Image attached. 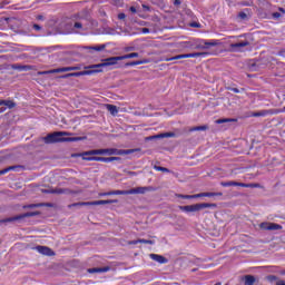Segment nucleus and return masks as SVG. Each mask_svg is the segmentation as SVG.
I'll list each match as a JSON object with an SVG mask.
<instances>
[{
  "label": "nucleus",
  "mask_w": 285,
  "mask_h": 285,
  "mask_svg": "<svg viewBox=\"0 0 285 285\" xmlns=\"http://www.w3.org/2000/svg\"><path fill=\"white\" fill-rule=\"evenodd\" d=\"M68 135L70 134L66 131H56L53 134H49L43 138L45 144H59L62 141H83V137H68Z\"/></svg>",
  "instance_id": "f257e3e1"
},
{
  "label": "nucleus",
  "mask_w": 285,
  "mask_h": 285,
  "mask_svg": "<svg viewBox=\"0 0 285 285\" xmlns=\"http://www.w3.org/2000/svg\"><path fill=\"white\" fill-rule=\"evenodd\" d=\"M137 151V149H117V148H107V149H91L89 151H85L83 156H92V155H132V153Z\"/></svg>",
  "instance_id": "f03ea898"
},
{
  "label": "nucleus",
  "mask_w": 285,
  "mask_h": 285,
  "mask_svg": "<svg viewBox=\"0 0 285 285\" xmlns=\"http://www.w3.org/2000/svg\"><path fill=\"white\" fill-rule=\"evenodd\" d=\"M203 208H217V204L200 203L195 205L179 206V210L183 213H199Z\"/></svg>",
  "instance_id": "7ed1b4c3"
},
{
  "label": "nucleus",
  "mask_w": 285,
  "mask_h": 285,
  "mask_svg": "<svg viewBox=\"0 0 285 285\" xmlns=\"http://www.w3.org/2000/svg\"><path fill=\"white\" fill-rule=\"evenodd\" d=\"M215 46H219V40L194 39V50H208Z\"/></svg>",
  "instance_id": "20e7f679"
},
{
  "label": "nucleus",
  "mask_w": 285,
  "mask_h": 285,
  "mask_svg": "<svg viewBox=\"0 0 285 285\" xmlns=\"http://www.w3.org/2000/svg\"><path fill=\"white\" fill-rule=\"evenodd\" d=\"M119 200L117 199H109V200H94V202H86V203H73L68 206V208H77L79 206H106V204H118Z\"/></svg>",
  "instance_id": "39448f33"
},
{
  "label": "nucleus",
  "mask_w": 285,
  "mask_h": 285,
  "mask_svg": "<svg viewBox=\"0 0 285 285\" xmlns=\"http://www.w3.org/2000/svg\"><path fill=\"white\" fill-rule=\"evenodd\" d=\"M37 215H39V212H28L13 217L0 219V226H3V224H10L12 222H21V219H26V217H37Z\"/></svg>",
  "instance_id": "423d86ee"
},
{
  "label": "nucleus",
  "mask_w": 285,
  "mask_h": 285,
  "mask_svg": "<svg viewBox=\"0 0 285 285\" xmlns=\"http://www.w3.org/2000/svg\"><path fill=\"white\" fill-rule=\"evenodd\" d=\"M197 57H208V52L183 53L171 58H165V61H177L179 59H196Z\"/></svg>",
  "instance_id": "0eeeda50"
},
{
  "label": "nucleus",
  "mask_w": 285,
  "mask_h": 285,
  "mask_svg": "<svg viewBox=\"0 0 285 285\" xmlns=\"http://www.w3.org/2000/svg\"><path fill=\"white\" fill-rule=\"evenodd\" d=\"M119 61H122L121 56L109 57L102 60L101 66L105 68L108 66H112L114 68H124V63Z\"/></svg>",
  "instance_id": "6e6552de"
},
{
  "label": "nucleus",
  "mask_w": 285,
  "mask_h": 285,
  "mask_svg": "<svg viewBox=\"0 0 285 285\" xmlns=\"http://www.w3.org/2000/svg\"><path fill=\"white\" fill-rule=\"evenodd\" d=\"M82 159L85 161H102L104 164H110V161H121L120 157H99V156H91L87 157L82 154Z\"/></svg>",
  "instance_id": "1a4fd4ad"
},
{
  "label": "nucleus",
  "mask_w": 285,
  "mask_h": 285,
  "mask_svg": "<svg viewBox=\"0 0 285 285\" xmlns=\"http://www.w3.org/2000/svg\"><path fill=\"white\" fill-rule=\"evenodd\" d=\"M97 72H101V70H83L78 72L66 73L62 76V79H68L69 77H86V75H96Z\"/></svg>",
  "instance_id": "9d476101"
},
{
  "label": "nucleus",
  "mask_w": 285,
  "mask_h": 285,
  "mask_svg": "<svg viewBox=\"0 0 285 285\" xmlns=\"http://www.w3.org/2000/svg\"><path fill=\"white\" fill-rule=\"evenodd\" d=\"M268 115H279V109H264L261 111L253 112L250 117H268Z\"/></svg>",
  "instance_id": "9b49d317"
},
{
  "label": "nucleus",
  "mask_w": 285,
  "mask_h": 285,
  "mask_svg": "<svg viewBox=\"0 0 285 285\" xmlns=\"http://www.w3.org/2000/svg\"><path fill=\"white\" fill-rule=\"evenodd\" d=\"M246 46H250V42H248V40L232 43L229 45V49L232 50V52H242V50H244Z\"/></svg>",
  "instance_id": "f8f14e48"
},
{
  "label": "nucleus",
  "mask_w": 285,
  "mask_h": 285,
  "mask_svg": "<svg viewBox=\"0 0 285 285\" xmlns=\"http://www.w3.org/2000/svg\"><path fill=\"white\" fill-rule=\"evenodd\" d=\"M259 228L262 230H282V225L276 223H261Z\"/></svg>",
  "instance_id": "ddd939ff"
},
{
  "label": "nucleus",
  "mask_w": 285,
  "mask_h": 285,
  "mask_svg": "<svg viewBox=\"0 0 285 285\" xmlns=\"http://www.w3.org/2000/svg\"><path fill=\"white\" fill-rule=\"evenodd\" d=\"M149 190H153V187H136L128 189V195H146Z\"/></svg>",
  "instance_id": "4468645a"
},
{
  "label": "nucleus",
  "mask_w": 285,
  "mask_h": 285,
  "mask_svg": "<svg viewBox=\"0 0 285 285\" xmlns=\"http://www.w3.org/2000/svg\"><path fill=\"white\" fill-rule=\"evenodd\" d=\"M35 250L40 253V255H46L47 257H52L55 255V252L48 246L39 245L35 247Z\"/></svg>",
  "instance_id": "2eb2a0df"
},
{
  "label": "nucleus",
  "mask_w": 285,
  "mask_h": 285,
  "mask_svg": "<svg viewBox=\"0 0 285 285\" xmlns=\"http://www.w3.org/2000/svg\"><path fill=\"white\" fill-rule=\"evenodd\" d=\"M82 50H89V52H102V50H106V45H96V46H85L82 47Z\"/></svg>",
  "instance_id": "dca6fc26"
},
{
  "label": "nucleus",
  "mask_w": 285,
  "mask_h": 285,
  "mask_svg": "<svg viewBox=\"0 0 285 285\" xmlns=\"http://www.w3.org/2000/svg\"><path fill=\"white\" fill-rule=\"evenodd\" d=\"M168 137H175V132H165V134H158L155 136L147 137L148 141H153V139H166Z\"/></svg>",
  "instance_id": "f3484780"
},
{
  "label": "nucleus",
  "mask_w": 285,
  "mask_h": 285,
  "mask_svg": "<svg viewBox=\"0 0 285 285\" xmlns=\"http://www.w3.org/2000/svg\"><path fill=\"white\" fill-rule=\"evenodd\" d=\"M180 48H186L188 50H195V39H189L188 41L179 42Z\"/></svg>",
  "instance_id": "a211bd4d"
},
{
  "label": "nucleus",
  "mask_w": 285,
  "mask_h": 285,
  "mask_svg": "<svg viewBox=\"0 0 285 285\" xmlns=\"http://www.w3.org/2000/svg\"><path fill=\"white\" fill-rule=\"evenodd\" d=\"M10 170H14L16 173H19V170H23V166H21V165L9 166V167L0 170V175H6L7 173H10Z\"/></svg>",
  "instance_id": "6ab92c4d"
},
{
  "label": "nucleus",
  "mask_w": 285,
  "mask_h": 285,
  "mask_svg": "<svg viewBox=\"0 0 285 285\" xmlns=\"http://www.w3.org/2000/svg\"><path fill=\"white\" fill-rule=\"evenodd\" d=\"M150 259L158 264H168V259L159 254H150Z\"/></svg>",
  "instance_id": "aec40b11"
},
{
  "label": "nucleus",
  "mask_w": 285,
  "mask_h": 285,
  "mask_svg": "<svg viewBox=\"0 0 285 285\" xmlns=\"http://www.w3.org/2000/svg\"><path fill=\"white\" fill-rule=\"evenodd\" d=\"M106 108H107L108 112H110V115H112V117H117V115H119V109L117 108V106L106 105Z\"/></svg>",
  "instance_id": "412c9836"
},
{
  "label": "nucleus",
  "mask_w": 285,
  "mask_h": 285,
  "mask_svg": "<svg viewBox=\"0 0 285 285\" xmlns=\"http://www.w3.org/2000/svg\"><path fill=\"white\" fill-rule=\"evenodd\" d=\"M144 63H148V60H137V61L126 62L125 65L122 63V68H128L130 66H141Z\"/></svg>",
  "instance_id": "4be33fe9"
},
{
  "label": "nucleus",
  "mask_w": 285,
  "mask_h": 285,
  "mask_svg": "<svg viewBox=\"0 0 285 285\" xmlns=\"http://www.w3.org/2000/svg\"><path fill=\"white\" fill-rule=\"evenodd\" d=\"M108 271H110V267L106 266V267H94V268H89L88 273H108Z\"/></svg>",
  "instance_id": "5701e85b"
},
{
  "label": "nucleus",
  "mask_w": 285,
  "mask_h": 285,
  "mask_svg": "<svg viewBox=\"0 0 285 285\" xmlns=\"http://www.w3.org/2000/svg\"><path fill=\"white\" fill-rule=\"evenodd\" d=\"M224 195L222 191L219 193H200L197 194V197H222Z\"/></svg>",
  "instance_id": "b1692460"
},
{
  "label": "nucleus",
  "mask_w": 285,
  "mask_h": 285,
  "mask_svg": "<svg viewBox=\"0 0 285 285\" xmlns=\"http://www.w3.org/2000/svg\"><path fill=\"white\" fill-rule=\"evenodd\" d=\"M101 68H106V67L101 66V63H98V65L87 66L85 67V70H100L99 72H104V69Z\"/></svg>",
  "instance_id": "393cba45"
},
{
  "label": "nucleus",
  "mask_w": 285,
  "mask_h": 285,
  "mask_svg": "<svg viewBox=\"0 0 285 285\" xmlns=\"http://www.w3.org/2000/svg\"><path fill=\"white\" fill-rule=\"evenodd\" d=\"M284 14H285V9L278 8V11L273 12L272 17H273V19H281V17H284Z\"/></svg>",
  "instance_id": "a878e982"
},
{
  "label": "nucleus",
  "mask_w": 285,
  "mask_h": 285,
  "mask_svg": "<svg viewBox=\"0 0 285 285\" xmlns=\"http://www.w3.org/2000/svg\"><path fill=\"white\" fill-rule=\"evenodd\" d=\"M2 106H6L9 109L16 108L17 104L12 100H2Z\"/></svg>",
  "instance_id": "bb28decb"
},
{
  "label": "nucleus",
  "mask_w": 285,
  "mask_h": 285,
  "mask_svg": "<svg viewBox=\"0 0 285 285\" xmlns=\"http://www.w3.org/2000/svg\"><path fill=\"white\" fill-rule=\"evenodd\" d=\"M137 57H139V53H137V52H131V53L120 56L122 61H124V59H137Z\"/></svg>",
  "instance_id": "cd10ccee"
},
{
  "label": "nucleus",
  "mask_w": 285,
  "mask_h": 285,
  "mask_svg": "<svg viewBox=\"0 0 285 285\" xmlns=\"http://www.w3.org/2000/svg\"><path fill=\"white\" fill-rule=\"evenodd\" d=\"M199 130H208V126L207 125H203V126H197V127H193L189 129V132H196V131H199Z\"/></svg>",
  "instance_id": "c85d7f7f"
},
{
  "label": "nucleus",
  "mask_w": 285,
  "mask_h": 285,
  "mask_svg": "<svg viewBox=\"0 0 285 285\" xmlns=\"http://www.w3.org/2000/svg\"><path fill=\"white\" fill-rule=\"evenodd\" d=\"M253 284H255V276L246 275L245 276V285H253Z\"/></svg>",
  "instance_id": "c756f323"
},
{
  "label": "nucleus",
  "mask_w": 285,
  "mask_h": 285,
  "mask_svg": "<svg viewBox=\"0 0 285 285\" xmlns=\"http://www.w3.org/2000/svg\"><path fill=\"white\" fill-rule=\"evenodd\" d=\"M68 191H69L68 189L59 188V189H52V190H50L48 193L56 194V195H66V194H68Z\"/></svg>",
  "instance_id": "7c9ffc66"
},
{
  "label": "nucleus",
  "mask_w": 285,
  "mask_h": 285,
  "mask_svg": "<svg viewBox=\"0 0 285 285\" xmlns=\"http://www.w3.org/2000/svg\"><path fill=\"white\" fill-rule=\"evenodd\" d=\"M83 28V24L81 22H75L71 28V32H77V30H81Z\"/></svg>",
  "instance_id": "2f4dec72"
},
{
  "label": "nucleus",
  "mask_w": 285,
  "mask_h": 285,
  "mask_svg": "<svg viewBox=\"0 0 285 285\" xmlns=\"http://www.w3.org/2000/svg\"><path fill=\"white\" fill-rule=\"evenodd\" d=\"M53 72H72V69L71 67H62L55 69Z\"/></svg>",
  "instance_id": "473e14b6"
},
{
  "label": "nucleus",
  "mask_w": 285,
  "mask_h": 285,
  "mask_svg": "<svg viewBox=\"0 0 285 285\" xmlns=\"http://www.w3.org/2000/svg\"><path fill=\"white\" fill-rule=\"evenodd\" d=\"M178 197L180 199H197V198H199V196H197V194H195V195H179Z\"/></svg>",
  "instance_id": "72a5a7b5"
},
{
  "label": "nucleus",
  "mask_w": 285,
  "mask_h": 285,
  "mask_svg": "<svg viewBox=\"0 0 285 285\" xmlns=\"http://www.w3.org/2000/svg\"><path fill=\"white\" fill-rule=\"evenodd\" d=\"M154 170H158L159 173H170V169L157 165L154 166Z\"/></svg>",
  "instance_id": "f704fd0d"
},
{
  "label": "nucleus",
  "mask_w": 285,
  "mask_h": 285,
  "mask_svg": "<svg viewBox=\"0 0 285 285\" xmlns=\"http://www.w3.org/2000/svg\"><path fill=\"white\" fill-rule=\"evenodd\" d=\"M236 185V181H222L220 183V186H223L224 188H228L230 186H235Z\"/></svg>",
  "instance_id": "c9c22d12"
},
{
  "label": "nucleus",
  "mask_w": 285,
  "mask_h": 285,
  "mask_svg": "<svg viewBox=\"0 0 285 285\" xmlns=\"http://www.w3.org/2000/svg\"><path fill=\"white\" fill-rule=\"evenodd\" d=\"M230 121H235V119H232V118L217 119L216 124H228Z\"/></svg>",
  "instance_id": "e433bc0d"
},
{
  "label": "nucleus",
  "mask_w": 285,
  "mask_h": 285,
  "mask_svg": "<svg viewBox=\"0 0 285 285\" xmlns=\"http://www.w3.org/2000/svg\"><path fill=\"white\" fill-rule=\"evenodd\" d=\"M112 195H128V190H111Z\"/></svg>",
  "instance_id": "4c0bfd02"
},
{
  "label": "nucleus",
  "mask_w": 285,
  "mask_h": 285,
  "mask_svg": "<svg viewBox=\"0 0 285 285\" xmlns=\"http://www.w3.org/2000/svg\"><path fill=\"white\" fill-rule=\"evenodd\" d=\"M14 70H30L29 66H13Z\"/></svg>",
  "instance_id": "58836bf2"
},
{
  "label": "nucleus",
  "mask_w": 285,
  "mask_h": 285,
  "mask_svg": "<svg viewBox=\"0 0 285 285\" xmlns=\"http://www.w3.org/2000/svg\"><path fill=\"white\" fill-rule=\"evenodd\" d=\"M32 29L36 30V32H41V30L43 29L41 26L35 23L32 24Z\"/></svg>",
  "instance_id": "ea45409f"
},
{
  "label": "nucleus",
  "mask_w": 285,
  "mask_h": 285,
  "mask_svg": "<svg viewBox=\"0 0 285 285\" xmlns=\"http://www.w3.org/2000/svg\"><path fill=\"white\" fill-rule=\"evenodd\" d=\"M235 186H239L240 188H249V184H246V183H237L236 181Z\"/></svg>",
  "instance_id": "a19ab883"
},
{
  "label": "nucleus",
  "mask_w": 285,
  "mask_h": 285,
  "mask_svg": "<svg viewBox=\"0 0 285 285\" xmlns=\"http://www.w3.org/2000/svg\"><path fill=\"white\" fill-rule=\"evenodd\" d=\"M140 244H150L151 246L155 244V240H148V239H139Z\"/></svg>",
  "instance_id": "79ce46f5"
},
{
  "label": "nucleus",
  "mask_w": 285,
  "mask_h": 285,
  "mask_svg": "<svg viewBox=\"0 0 285 285\" xmlns=\"http://www.w3.org/2000/svg\"><path fill=\"white\" fill-rule=\"evenodd\" d=\"M238 17H239V19H248V14H246V12H244V11H240L239 13H238Z\"/></svg>",
  "instance_id": "37998d69"
},
{
  "label": "nucleus",
  "mask_w": 285,
  "mask_h": 285,
  "mask_svg": "<svg viewBox=\"0 0 285 285\" xmlns=\"http://www.w3.org/2000/svg\"><path fill=\"white\" fill-rule=\"evenodd\" d=\"M99 197H110L112 195V191H107V193H99Z\"/></svg>",
  "instance_id": "c03bdc74"
},
{
  "label": "nucleus",
  "mask_w": 285,
  "mask_h": 285,
  "mask_svg": "<svg viewBox=\"0 0 285 285\" xmlns=\"http://www.w3.org/2000/svg\"><path fill=\"white\" fill-rule=\"evenodd\" d=\"M267 279H268V282H277V276L269 275V276H267Z\"/></svg>",
  "instance_id": "a18cd8bd"
},
{
  "label": "nucleus",
  "mask_w": 285,
  "mask_h": 285,
  "mask_svg": "<svg viewBox=\"0 0 285 285\" xmlns=\"http://www.w3.org/2000/svg\"><path fill=\"white\" fill-rule=\"evenodd\" d=\"M39 206H41V205H39V204H31V205L24 206V208H39Z\"/></svg>",
  "instance_id": "49530a36"
},
{
  "label": "nucleus",
  "mask_w": 285,
  "mask_h": 285,
  "mask_svg": "<svg viewBox=\"0 0 285 285\" xmlns=\"http://www.w3.org/2000/svg\"><path fill=\"white\" fill-rule=\"evenodd\" d=\"M249 188H262V185L252 183L249 184Z\"/></svg>",
  "instance_id": "de8ad7c7"
},
{
  "label": "nucleus",
  "mask_w": 285,
  "mask_h": 285,
  "mask_svg": "<svg viewBox=\"0 0 285 285\" xmlns=\"http://www.w3.org/2000/svg\"><path fill=\"white\" fill-rule=\"evenodd\" d=\"M174 6L179 8V6H181V0H174Z\"/></svg>",
  "instance_id": "09e8293b"
},
{
  "label": "nucleus",
  "mask_w": 285,
  "mask_h": 285,
  "mask_svg": "<svg viewBox=\"0 0 285 285\" xmlns=\"http://www.w3.org/2000/svg\"><path fill=\"white\" fill-rule=\"evenodd\" d=\"M141 32H142V35H148V33L150 32V29H148V28H142V29H141Z\"/></svg>",
  "instance_id": "8fccbe9b"
},
{
  "label": "nucleus",
  "mask_w": 285,
  "mask_h": 285,
  "mask_svg": "<svg viewBox=\"0 0 285 285\" xmlns=\"http://www.w3.org/2000/svg\"><path fill=\"white\" fill-rule=\"evenodd\" d=\"M129 244H130L131 246H136V244H140V242H139V239H136V240L129 242Z\"/></svg>",
  "instance_id": "3c124183"
},
{
  "label": "nucleus",
  "mask_w": 285,
  "mask_h": 285,
  "mask_svg": "<svg viewBox=\"0 0 285 285\" xmlns=\"http://www.w3.org/2000/svg\"><path fill=\"white\" fill-rule=\"evenodd\" d=\"M118 19H120V20L126 19V13H119V14H118Z\"/></svg>",
  "instance_id": "603ef678"
},
{
  "label": "nucleus",
  "mask_w": 285,
  "mask_h": 285,
  "mask_svg": "<svg viewBox=\"0 0 285 285\" xmlns=\"http://www.w3.org/2000/svg\"><path fill=\"white\" fill-rule=\"evenodd\" d=\"M129 10H130V12H132V14H136V12H137V8H135V7H130Z\"/></svg>",
  "instance_id": "864d4df0"
},
{
  "label": "nucleus",
  "mask_w": 285,
  "mask_h": 285,
  "mask_svg": "<svg viewBox=\"0 0 285 285\" xmlns=\"http://www.w3.org/2000/svg\"><path fill=\"white\" fill-rule=\"evenodd\" d=\"M45 19H46V18H45L43 16H41V14H40V16H37V20H38V21H43Z\"/></svg>",
  "instance_id": "5fc2aeb1"
},
{
  "label": "nucleus",
  "mask_w": 285,
  "mask_h": 285,
  "mask_svg": "<svg viewBox=\"0 0 285 285\" xmlns=\"http://www.w3.org/2000/svg\"><path fill=\"white\" fill-rule=\"evenodd\" d=\"M80 69H81V67H79V66L71 67V71L72 70H80Z\"/></svg>",
  "instance_id": "6e6d98bb"
},
{
  "label": "nucleus",
  "mask_w": 285,
  "mask_h": 285,
  "mask_svg": "<svg viewBox=\"0 0 285 285\" xmlns=\"http://www.w3.org/2000/svg\"><path fill=\"white\" fill-rule=\"evenodd\" d=\"M142 8L146 10V11H149L150 10V7L146 6V4H142Z\"/></svg>",
  "instance_id": "4d7b16f0"
},
{
  "label": "nucleus",
  "mask_w": 285,
  "mask_h": 285,
  "mask_svg": "<svg viewBox=\"0 0 285 285\" xmlns=\"http://www.w3.org/2000/svg\"><path fill=\"white\" fill-rule=\"evenodd\" d=\"M232 92L239 94V89H237V88H232Z\"/></svg>",
  "instance_id": "13d9d810"
},
{
  "label": "nucleus",
  "mask_w": 285,
  "mask_h": 285,
  "mask_svg": "<svg viewBox=\"0 0 285 285\" xmlns=\"http://www.w3.org/2000/svg\"><path fill=\"white\" fill-rule=\"evenodd\" d=\"M276 285H285V282H284V281H278V282L276 283Z\"/></svg>",
  "instance_id": "bf43d9fd"
},
{
  "label": "nucleus",
  "mask_w": 285,
  "mask_h": 285,
  "mask_svg": "<svg viewBox=\"0 0 285 285\" xmlns=\"http://www.w3.org/2000/svg\"><path fill=\"white\" fill-rule=\"evenodd\" d=\"M191 28H199V24H197V23H191Z\"/></svg>",
  "instance_id": "052dcab7"
},
{
  "label": "nucleus",
  "mask_w": 285,
  "mask_h": 285,
  "mask_svg": "<svg viewBox=\"0 0 285 285\" xmlns=\"http://www.w3.org/2000/svg\"><path fill=\"white\" fill-rule=\"evenodd\" d=\"M1 112H6V107L0 108V115H1Z\"/></svg>",
  "instance_id": "680f3d73"
},
{
  "label": "nucleus",
  "mask_w": 285,
  "mask_h": 285,
  "mask_svg": "<svg viewBox=\"0 0 285 285\" xmlns=\"http://www.w3.org/2000/svg\"><path fill=\"white\" fill-rule=\"evenodd\" d=\"M1 112H6V107L0 108V115H1Z\"/></svg>",
  "instance_id": "e2e57ef3"
},
{
  "label": "nucleus",
  "mask_w": 285,
  "mask_h": 285,
  "mask_svg": "<svg viewBox=\"0 0 285 285\" xmlns=\"http://www.w3.org/2000/svg\"><path fill=\"white\" fill-rule=\"evenodd\" d=\"M281 275H285V269L281 272Z\"/></svg>",
  "instance_id": "0e129e2a"
},
{
  "label": "nucleus",
  "mask_w": 285,
  "mask_h": 285,
  "mask_svg": "<svg viewBox=\"0 0 285 285\" xmlns=\"http://www.w3.org/2000/svg\"><path fill=\"white\" fill-rule=\"evenodd\" d=\"M0 106H3V102H2V100H0Z\"/></svg>",
  "instance_id": "69168bd1"
},
{
  "label": "nucleus",
  "mask_w": 285,
  "mask_h": 285,
  "mask_svg": "<svg viewBox=\"0 0 285 285\" xmlns=\"http://www.w3.org/2000/svg\"><path fill=\"white\" fill-rule=\"evenodd\" d=\"M215 285H222V283H220V282H218V283H216Z\"/></svg>",
  "instance_id": "338daca9"
}]
</instances>
